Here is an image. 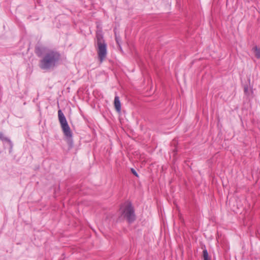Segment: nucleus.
<instances>
[{
    "label": "nucleus",
    "mask_w": 260,
    "mask_h": 260,
    "mask_svg": "<svg viewBox=\"0 0 260 260\" xmlns=\"http://www.w3.org/2000/svg\"><path fill=\"white\" fill-rule=\"evenodd\" d=\"M35 51L39 57L44 53L39 63V67L42 70L53 69L59 64L61 60V54L56 50L47 49L43 46H37Z\"/></svg>",
    "instance_id": "nucleus-1"
},
{
    "label": "nucleus",
    "mask_w": 260,
    "mask_h": 260,
    "mask_svg": "<svg viewBox=\"0 0 260 260\" xmlns=\"http://www.w3.org/2000/svg\"><path fill=\"white\" fill-rule=\"evenodd\" d=\"M131 172L134 175H135L137 177H139L138 174L137 173V172H136V171L134 169L132 168L131 169Z\"/></svg>",
    "instance_id": "nucleus-9"
},
{
    "label": "nucleus",
    "mask_w": 260,
    "mask_h": 260,
    "mask_svg": "<svg viewBox=\"0 0 260 260\" xmlns=\"http://www.w3.org/2000/svg\"><path fill=\"white\" fill-rule=\"evenodd\" d=\"M203 258L204 260H211V258L209 256L208 251L206 248L203 251Z\"/></svg>",
    "instance_id": "nucleus-7"
},
{
    "label": "nucleus",
    "mask_w": 260,
    "mask_h": 260,
    "mask_svg": "<svg viewBox=\"0 0 260 260\" xmlns=\"http://www.w3.org/2000/svg\"><path fill=\"white\" fill-rule=\"evenodd\" d=\"M244 90L245 93L246 94H248V86H245Z\"/></svg>",
    "instance_id": "nucleus-10"
},
{
    "label": "nucleus",
    "mask_w": 260,
    "mask_h": 260,
    "mask_svg": "<svg viewBox=\"0 0 260 260\" xmlns=\"http://www.w3.org/2000/svg\"><path fill=\"white\" fill-rule=\"evenodd\" d=\"M122 214L129 223H132L136 220L134 209L131 203L125 206Z\"/></svg>",
    "instance_id": "nucleus-4"
},
{
    "label": "nucleus",
    "mask_w": 260,
    "mask_h": 260,
    "mask_svg": "<svg viewBox=\"0 0 260 260\" xmlns=\"http://www.w3.org/2000/svg\"><path fill=\"white\" fill-rule=\"evenodd\" d=\"M114 107L116 110L119 112L121 111V107L119 98L118 96H115L114 98Z\"/></svg>",
    "instance_id": "nucleus-6"
},
{
    "label": "nucleus",
    "mask_w": 260,
    "mask_h": 260,
    "mask_svg": "<svg viewBox=\"0 0 260 260\" xmlns=\"http://www.w3.org/2000/svg\"><path fill=\"white\" fill-rule=\"evenodd\" d=\"M58 116L59 123L66 137L67 143L70 147L73 146V133L68 124L67 119L61 110L58 111Z\"/></svg>",
    "instance_id": "nucleus-2"
},
{
    "label": "nucleus",
    "mask_w": 260,
    "mask_h": 260,
    "mask_svg": "<svg viewBox=\"0 0 260 260\" xmlns=\"http://www.w3.org/2000/svg\"><path fill=\"white\" fill-rule=\"evenodd\" d=\"M95 47L100 62H102L107 56V45L101 31H98L96 33Z\"/></svg>",
    "instance_id": "nucleus-3"
},
{
    "label": "nucleus",
    "mask_w": 260,
    "mask_h": 260,
    "mask_svg": "<svg viewBox=\"0 0 260 260\" xmlns=\"http://www.w3.org/2000/svg\"><path fill=\"white\" fill-rule=\"evenodd\" d=\"M0 140L3 142H7L9 146V153H11L13 148V143L12 141L7 137L4 136V134L0 132Z\"/></svg>",
    "instance_id": "nucleus-5"
},
{
    "label": "nucleus",
    "mask_w": 260,
    "mask_h": 260,
    "mask_svg": "<svg viewBox=\"0 0 260 260\" xmlns=\"http://www.w3.org/2000/svg\"><path fill=\"white\" fill-rule=\"evenodd\" d=\"M116 41L118 44H119V40L118 39L117 37L116 36Z\"/></svg>",
    "instance_id": "nucleus-12"
},
{
    "label": "nucleus",
    "mask_w": 260,
    "mask_h": 260,
    "mask_svg": "<svg viewBox=\"0 0 260 260\" xmlns=\"http://www.w3.org/2000/svg\"><path fill=\"white\" fill-rule=\"evenodd\" d=\"M253 49L255 52V55L257 58H260V49L258 48L257 46H255L253 48Z\"/></svg>",
    "instance_id": "nucleus-8"
},
{
    "label": "nucleus",
    "mask_w": 260,
    "mask_h": 260,
    "mask_svg": "<svg viewBox=\"0 0 260 260\" xmlns=\"http://www.w3.org/2000/svg\"><path fill=\"white\" fill-rule=\"evenodd\" d=\"M116 41L118 44H119V40L118 39L117 37L116 36Z\"/></svg>",
    "instance_id": "nucleus-11"
}]
</instances>
